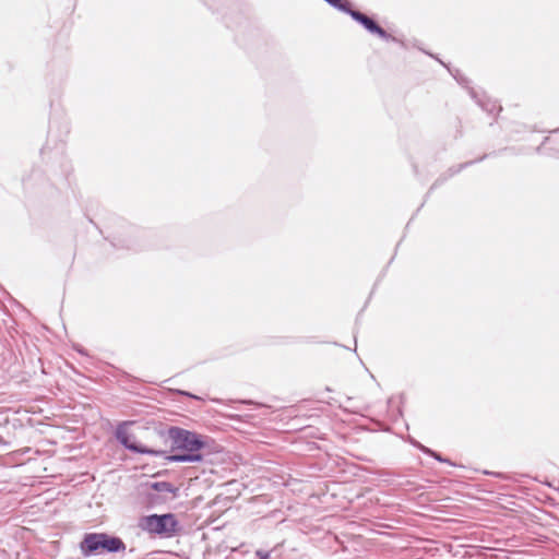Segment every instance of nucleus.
Wrapping results in <instances>:
<instances>
[{"instance_id":"obj_12","label":"nucleus","mask_w":559,"mask_h":559,"mask_svg":"<svg viewBox=\"0 0 559 559\" xmlns=\"http://www.w3.org/2000/svg\"><path fill=\"white\" fill-rule=\"evenodd\" d=\"M450 179V177H448L447 173H442L436 180L435 182L432 183V186L430 187V190H433L440 186H442L444 182H447L448 180Z\"/></svg>"},{"instance_id":"obj_7","label":"nucleus","mask_w":559,"mask_h":559,"mask_svg":"<svg viewBox=\"0 0 559 559\" xmlns=\"http://www.w3.org/2000/svg\"><path fill=\"white\" fill-rule=\"evenodd\" d=\"M140 489H148L154 493L163 496L164 493H170L173 497H177L179 488L170 481H145L140 485Z\"/></svg>"},{"instance_id":"obj_2","label":"nucleus","mask_w":559,"mask_h":559,"mask_svg":"<svg viewBox=\"0 0 559 559\" xmlns=\"http://www.w3.org/2000/svg\"><path fill=\"white\" fill-rule=\"evenodd\" d=\"M79 548L84 558H90L104 554L122 552L126 550L127 546L119 536L100 532L85 533L80 542Z\"/></svg>"},{"instance_id":"obj_23","label":"nucleus","mask_w":559,"mask_h":559,"mask_svg":"<svg viewBox=\"0 0 559 559\" xmlns=\"http://www.w3.org/2000/svg\"><path fill=\"white\" fill-rule=\"evenodd\" d=\"M559 131V128L558 129H555L552 132H558Z\"/></svg>"},{"instance_id":"obj_15","label":"nucleus","mask_w":559,"mask_h":559,"mask_svg":"<svg viewBox=\"0 0 559 559\" xmlns=\"http://www.w3.org/2000/svg\"><path fill=\"white\" fill-rule=\"evenodd\" d=\"M255 556L258 557V559H270V557H271V551H269V550L258 549V550L255 551Z\"/></svg>"},{"instance_id":"obj_18","label":"nucleus","mask_w":559,"mask_h":559,"mask_svg":"<svg viewBox=\"0 0 559 559\" xmlns=\"http://www.w3.org/2000/svg\"><path fill=\"white\" fill-rule=\"evenodd\" d=\"M241 403L247 404V405H257V406L261 405L259 403L253 402L252 400H245V401H241Z\"/></svg>"},{"instance_id":"obj_5","label":"nucleus","mask_w":559,"mask_h":559,"mask_svg":"<svg viewBox=\"0 0 559 559\" xmlns=\"http://www.w3.org/2000/svg\"><path fill=\"white\" fill-rule=\"evenodd\" d=\"M131 424V421H123L119 424L115 431L116 440L128 451L138 453V454H147V455H164L166 452L163 450H156L154 448H150L136 441L135 437L132 433H129L126 429V426Z\"/></svg>"},{"instance_id":"obj_22","label":"nucleus","mask_w":559,"mask_h":559,"mask_svg":"<svg viewBox=\"0 0 559 559\" xmlns=\"http://www.w3.org/2000/svg\"><path fill=\"white\" fill-rule=\"evenodd\" d=\"M536 152H537V153H540V152H542V146H538V147L536 148Z\"/></svg>"},{"instance_id":"obj_4","label":"nucleus","mask_w":559,"mask_h":559,"mask_svg":"<svg viewBox=\"0 0 559 559\" xmlns=\"http://www.w3.org/2000/svg\"><path fill=\"white\" fill-rule=\"evenodd\" d=\"M138 527L152 536L160 538H173L182 531L177 515L171 512L143 515L138 521Z\"/></svg>"},{"instance_id":"obj_10","label":"nucleus","mask_w":559,"mask_h":559,"mask_svg":"<svg viewBox=\"0 0 559 559\" xmlns=\"http://www.w3.org/2000/svg\"><path fill=\"white\" fill-rule=\"evenodd\" d=\"M449 72L451 73V75L454 78V80L462 86L466 87L468 91L469 88H472L469 86V80L459 70V69H453L451 70L450 68H448V66L445 67Z\"/></svg>"},{"instance_id":"obj_20","label":"nucleus","mask_w":559,"mask_h":559,"mask_svg":"<svg viewBox=\"0 0 559 559\" xmlns=\"http://www.w3.org/2000/svg\"><path fill=\"white\" fill-rule=\"evenodd\" d=\"M0 445H9V442H7L4 440V438L2 437V435L0 433Z\"/></svg>"},{"instance_id":"obj_19","label":"nucleus","mask_w":559,"mask_h":559,"mask_svg":"<svg viewBox=\"0 0 559 559\" xmlns=\"http://www.w3.org/2000/svg\"><path fill=\"white\" fill-rule=\"evenodd\" d=\"M424 53H427L429 55L430 57L435 58L436 60H438L442 66L447 67V64L444 62H442L439 58H437L436 56H433L432 53H429L427 52V50H424Z\"/></svg>"},{"instance_id":"obj_8","label":"nucleus","mask_w":559,"mask_h":559,"mask_svg":"<svg viewBox=\"0 0 559 559\" xmlns=\"http://www.w3.org/2000/svg\"><path fill=\"white\" fill-rule=\"evenodd\" d=\"M495 154H496V152L491 153V155H495ZM489 156H490V154H483L480 157H478L476 159L451 166L445 170V173H447L448 177L452 178L453 176L460 174L462 170L466 169L467 167H469L476 163L483 162L486 158H488Z\"/></svg>"},{"instance_id":"obj_11","label":"nucleus","mask_w":559,"mask_h":559,"mask_svg":"<svg viewBox=\"0 0 559 559\" xmlns=\"http://www.w3.org/2000/svg\"><path fill=\"white\" fill-rule=\"evenodd\" d=\"M424 454H426V455H428V456L433 457L436 461H438V462H440V463H448V464H450V465H454V464L450 461V459L442 456L439 452H437V451H435V450H432V449H430V448H429V449L424 450Z\"/></svg>"},{"instance_id":"obj_21","label":"nucleus","mask_w":559,"mask_h":559,"mask_svg":"<svg viewBox=\"0 0 559 559\" xmlns=\"http://www.w3.org/2000/svg\"><path fill=\"white\" fill-rule=\"evenodd\" d=\"M78 352L81 354V355H85V350L84 349H78Z\"/></svg>"},{"instance_id":"obj_1","label":"nucleus","mask_w":559,"mask_h":559,"mask_svg":"<svg viewBox=\"0 0 559 559\" xmlns=\"http://www.w3.org/2000/svg\"><path fill=\"white\" fill-rule=\"evenodd\" d=\"M159 436L168 449L159 455L169 463H199L204 460L203 450L211 438L178 426L160 429Z\"/></svg>"},{"instance_id":"obj_16","label":"nucleus","mask_w":559,"mask_h":559,"mask_svg":"<svg viewBox=\"0 0 559 559\" xmlns=\"http://www.w3.org/2000/svg\"><path fill=\"white\" fill-rule=\"evenodd\" d=\"M176 393L179 394V395H182V396H187V397H190V399H195V400H200L199 396H197L195 394L189 392V391H185V390H176Z\"/></svg>"},{"instance_id":"obj_9","label":"nucleus","mask_w":559,"mask_h":559,"mask_svg":"<svg viewBox=\"0 0 559 559\" xmlns=\"http://www.w3.org/2000/svg\"><path fill=\"white\" fill-rule=\"evenodd\" d=\"M141 495L144 498V502L148 508H154L167 501L165 496L154 493L148 489H140Z\"/></svg>"},{"instance_id":"obj_14","label":"nucleus","mask_w":559,"mask_h":559,"mask_svg":"<svg viewBox=\"0 0 559 559\" xmlns=\"http://www.w3.org/2000/svg\"><path fill=\"white\" fill-rule=\"evenodd\" d=\"M409 443L415 447L416 449H418L420 452L424 453V450L426 449H429L428 447L421 444L419 441H417L416 439L409 437Z\"/></svg>"},{"instance_id":"obj_3","label":"nucleus","mask_w":559,"mask_h":559,"mask_svg":"<svg viewBox=\"0 0 559 559\" xmlns=\"http://www.w3.org/2000/svg\"><path fill=\"white\" fill-rule=\"evenodd\" d=\"M333 9L349 15L356 23L361 25L368 33L378 36L384 41H393L399 44L402 48H406L403 39L388 33L379 23L371 16L353 9L348 0H323Z\"/></svg>"},{"instance_id":"obj_17","label":"nucleus","mask_w":559,"mask_h":559,"mask_svg":"<svg viewBox=\"0 0 559 559\" xmlns=\"http://www.w3.org/2000/svg\"><path fill=\"white\" fill-rule=\"evenodd\" d=\"M484 473L486 475H492L495 477H502V473H499V472H487V471H485Z\"/></svg>"},{"instance_id":"obj_6","label":"nucleus","mask_w":559,"mask_h":559,"mask_svg":"<svg viewBox=\"0 0 559 559\" xmlns=\"http://www.w3.org/2000/svg\"><path fill=\"white\" fill-rule=\"evenodd\" d=\"M469 95L478 106L489 115H495L502 110V107L497 103V100L488 98L485 93H478L474 88H469Z\"/></svg>"},{"instance_id":"obj_13","label":"nucleus","mask_w":559,"mask_h":559,"mask_svg":"<svg viewBox=\"0 0 559 559\" xmlns=\"http://www.w3.org/2000/svg\"><path fill=\"white\" fill-rule=\"evenodd\" d=\"M450 179V177H448L447 173H442L436 180L435 182L432 183V186L430 187V190H433L440 186H442L444 182H447L448 180Z\"/></svg>"}]
</instances>
